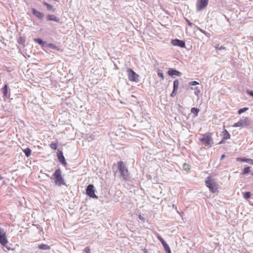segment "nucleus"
Masks as SVG:
<instances>
[{
	"instance_id": "obj_8",
	"label": "nucleus",
	"mask_w": 253,
	"mask_h": 253,
	"mask_svg": "<svg viewBox=\"0 0 253 253\" xmlns=\"http://www.w3.org/2000/svg\"><path fill=\"white\" fill-rule=\"evenodd\" d=\"M7 243L8 240L6 238L4 230L0 228V244L2 246H5Z\"/></svg>"
},
{
	"instance_id": "obj_11",
	"label": "nucleus",
	"mask_w": 253,
	"mask_h": 253,
	"mask_svg": "<svg viewBox=\"0 0 253 253\" xmlns=\"http://www.w3.org/2000/svg\"><path fill=\"white\" fill-rule=\"evenodd\" d=\"M171 43L173 46H177L180 47H185V42L184 41L180 40L179 39H174L172 40L171 41Z\"/></svg>"
},
{
	"instance_id": "obj_13",
	"label": "nucleus",
	"mask_w": 253,
	"mask_h": 253,
	"mask_svg": "<svg viewBox=\"0 0 253 253\" xmlns=\"http://www.w3.org/2000/svg\"><path fill=\"white\" fill-rule=\"evenodd\" d=\"M167 73L172 78H174V76L179 77L182 75L180 72L177 71L174 68H169Z\"/></svg>"
},
{
	"instance_id": "obj_16",
	"label": "nucleus",
	"mask_w": 253,
	"mask_h": 253,
	"mask_svg": "<svg viewBox=\"0 0 253 253\" xmlns=\"http://www.w3.org/2000/svg\"><path fill=\"white\" fill-rule=\"evenodd\" d=\"M237 161L238 162H246L251 165H253V160L251 159H247L246 158H241L238 157L237 158Z\"/></svg>"
},
{
	"instance_id": "obj_21",
	"label": "nucleus",
	"mask_w": 253,
	"mask_h": 253,
	"mask_svg": "<svg viewBox=\"0 0 253 253\" xmlns=\"http://www.w3.org/2000/svg\"><path fill=\"white\" fill-rule=\"evenodd\" d=\"M34 41L39 43L40 45H42V46H44L45 44V42L43 41L42 39L41 38H36L34 39Z\"/></svg>"
},
{
	"instance_id": "obj_9",
	"label": "nucleus",
	"mask_w": 253,
	"mask_h": 253,
	"mask_svg": "<svg viewBox=\"0 0 253 253\" xmlns=\"http://www.w3.org/2000/svg\"><path fill=\"white\" fill-rule=\"evenodd\" d=\"M209 0H199L196 4L197 10L200 11L204 9L208 4Z\"/></svg>"
},
{
	"instance_id": "obj_30",
	"label": "nucleus",
	"mask_w": 253,
	"mask_h": 253,
	"mask_svg": "<svg viewBox=\"0 0 253 253\" xmlns=\"http://www.w3.org/2000/svg\"><path fill=\"white\" fill-rule=\"evenodd\" d=\"M249 109L247 107H244V108H241L239 110H238V114H241L245 112H246V111H247Z\"/></svg>"
},
{
	"instance_id": "obj_34",
	"label": "nucleus",
	"mask_w": 253,
	"mask_h": 253,
	"mask_svg": "<svg viewBox=\"0 0 253 253\" xmlns=\"http://www.w3.org/2000/svg\"><path fill=\"white\" fill-rule=\"evenodd\" d=\"M177 90H175V89H173L172 92L170 94V96L171 97H173L174 96H175V95L177 93Z\"/></svg>"
},
{
	"instance_id": "obj_37",
	"label": "nucleus",
	"mask_w": 253,
	"mask_h": 253,
	"mask_svg": "<svg viewBox=\"0 0 253 253\" xmlns=\"http://www.w3.org/2000/svg\"><path fill=\"white\" fill-rule=\"evenodd\" d=\"M226 140L222 139L221 140V141L219 142V144H223Z\"/></svg>"
},
{
	"instance_id": "obj_38",
	"label": "nucleus",
	"mask_w": 253,
	"mask_h": 253,
	"mask_svg": "<svg viewBox=\"0 0 253 253\" xmlns=\"http://www.w3.org/2000/svg\"><path fill=\"white\" fill-rule=\"evenodd\" d=\"M90 251L89 249L87 247H86L85 249H84V251L86 253H88L89 251Z\"/></svg>"
},
{
	"instance_id": "obj_1",
	"label": "nucleus",
	"mask_w": 253,
	"mask_h": 253,
	"mask_svg": "<svg viewBox=\"0 0 253 253\" xmlns=\"http://www.w3.org/2000/svg\"><path fill=\"white\" fill-rule=\"evenodd\" d=\"M118 170L119 173V178L123 180H127L129 179L128 169L123 161L118 162Z\"/></svg>"
},
{
	"instance_id": "obj_17",
	"label": "nucleus",
	"mask_w": 253,
	"mask_h": 253,
	"mask_svg": "<svg viewBox=\"0 0 253 253\" xmlns=\"http://www.w3.org/2000/svg\"><path fill=\"white\" fill-rule=\"evenodd\" d=\"M42 4L46 7L47 10L51 11L52 12H54L55 11V8L53 7V5L47 3L44 1L42 2Z\"/></svg>"
},
{
	"instance_id": "obj_22",
	"label": "nucleus",
	"mask_w": 253,
	"mask_h": 253,
	"mask_svg": "<svg viewBox=\"0 0 253 253\" xmlns=\"http://www.w3.org/2000/svg\"><path fill=\"white\" fill-rule=\"evenodd\" d=\"M26 42V38L25 37H20L17 40V42L19 44L24 45Z\"/></svg>"
},
{
	"instance_id": "obj_39",
	"label": "nucleus",
	"mask_w": 253,
	"mask_h": 253,
	"mask_svg": "<svg viewBox=\"0 0 253 253\" xmlns=\"http://www.w3.org/2000/svg\"><path fill=\"white\" fill-rule=\"evenodd\" d=\"M187 22V23L188 24L189 26H192V23L191 22H190L189 21L186 20Z\"/></svg>"
},
{
	"instance_id": "obj_43",
	"label": "nucleus",
	"mask_w": 253,
	"mask_h": 253,
	"mask_svg": "<svg viewBox=\"0 0 253 253\" xmlns=\"http://www.w3.org/2000/svg\"><path fill=\"white\" fill-rule=\"evenodd\" d=\"M252 175H253V172L252 173Z\"/></svg>"
},
{
	"instance_id": "obj_41",
	"label": "nucleus",
	"mask_w": 253,
	"mask_h": 253,
	"mask_svg": "<svg viewBox=\"0 0 253 253\" xmlns=\"http://www.w3.org/2000/svg\"><path fill=\"white\" fill-rule=\"evenodd\" d=\"M139 218L140 220H143V219H144L143 217L141 215H139Z\"/></svg>"
},
{
	"instance_id": "obj_18",
	"label": "nucleus",
	"mask_w": 253,
	"mask_h": 253,
	"mask_svg": "<svg viewBox=\"0 0 253 253\" xmlns=\"http://www.w3.org/2000/svg\"><path fill=\"white\" fill-rule=\"evenodd\" d=\"M39 250L48 251L50 249V247L47 245L41 244L38 246Z\"/></svg>"
},
{
	"instance_id": "obj_2",
	"label": "nucleus",
	"mask_w": 253,
	"mask_h": 253,
	"mask_svg": "<svg viewBox=\"0 0 253 253\" xmlns=\"http://www.w3.org/2000/svg\"><path fill=\"white\" fill-rule=\"evenodd\" d=\"M54 179V182L55 185L61 186V185H66L64 179L61 174V170L60 169H57L52 175V178Z\"/></svg>"
},
{
	"instance_id": "obj_25",
	"label": "nucleus",
	"mask_w": 253,
	"mask_h": 253,
	"mask_svg": "<svg viewBox=\"0 0 253 253\" xmlns=\"http://www.w3.org/2000/svg\"><path fill=\"white\" fill-rule=\"evenodd\" d=\"M199 111L200 110L199 109H198L197 108H195V107H193L191 109V112L192 114H194L195 116H198Z\"/></svg>"
},
{
	"instance_id": "obj_12",
	"label": "nucleus",
	"mask_w": 253,
	"mask_h": 253,
	"mask_svg": "<svg viewBox=\"0 0 253 253\" xmlns=\"http://www.w3.org/2000/svg\"><path fill=\"white\" fill-rule=\"evenodd\" d=\"M159 240L161 242L162 244L163 245L166 253H170V249L169 245L167 244V243L165 241V240L163 239V238L160 236V235H158L157 237Z\"/></svg>"
},
{
	"instance_id": "obj_4",
	"label": "nucleus",
	"mask_w": 253,
	"mask_h": 253,
	"mask_svg": "<svg viewBox=\"0 0 253 253\" xmlns=\"http://www.w3.org/2000/svg\"><path fill=\"white\" fill-rule=\"evenodd\" d=\"M126 72L127 73L128 79L132 82H138L139 81V76L132 69L127 68Z\"/></svg>"
},
{
	"instance_id": "obj_35",
	"label": "nucleus",
	"mask_w": 253,
	"mask_h": 253,
	"mask_svg": "<svg viewBox=\"0 0 253 253\" xmlns=\"http://www.w3.org/2000/svg\"><path fill=\"white\" fill-rule=\"evenodd\" d=\"M247 92L248 93V94H249L251 96L253 97V90H247Z\"/></svg>"
},
{
	"instance_id": "obj_23",
	"label": "nucleus",
	"mask_w": 253,
	"mask_h": 253,
	"mask_svg": "<svg viewBox=\"0 0 253 253\" xmlns=\"http://www.w3.org/2000/svg\"><path fill=\"white\" fill-rule=\"evenodd\" d=\"M31 150L29 148H26L24 150H23V152L24 153L25 156L27 157H29L31 155Z\"/></svg>"
},
{
	"instance_id": "obj_32",
	"label": "nucleus",
	"mask_w": 253,
	"mask_h": 253,
	"mask_svg": "<svg viewBox=\"0 0 253 253\" xmlns=\"http://www.w3.org/2000/svg\"><path fill=\"white\" fill-rule=\"evenodd\" d=\"M158 75L159 77H160L162 79V80L164 79V76L162 71H159L158 73Z\"/></svg>"
},
{
	"instance_id": "obj_42",
	"label": "nucleus",
	"mask_w": 253,
	"mask_h": 253,
	"mask_svg": "<svg viewBox=\"0 0 253 253\" xmlns=\"http://www.w3.org/2000/svg\"><path fill=\"white\" fill-rule=\"evenodd\" d=\"M2 179H3V177L1 175H0V180H1Z\"/></svg>"
},
{
	"instance_id": "obj_3",
	"label": "nucleus",
	"mask_w": 253,
	"mask_h": 253,
	"mask_svg": "<svg viewBox=\"0 0 253 253\" xmlns=\"http://www.w3.org/2000/svg\"><path fill=\"white\" fill-rule=\"evenodd\" d=\"M205 183L206 186L209 188L211 192L214 193L218 191L215 180L212 178L210 176L206 178Z\"/></svg>"
},
{
	"instance_id": "obj_27",
	"label": "nucleus",
	"mask_w": 253,
	"mask_h": 253,
	"mask_svg": "<svg viewBox=\"0 0 253 253\" xmlns=\"http://www.w3.org/2000/svg\"><path fill=\"white\" fill-rule=\"evenodd\" d=\"M250 169H251V167H249V166L245 167L242 171V174H246L249 173L250 171Z\"/></svg>"
},
{
	"instance_id": "obj_40",
	"label": "nucleus",
	"mask_w": 253,
	"mask_h": 253,
	"mask_svg": "<svg viewBox=\"0 0 253 253\" xmlns=\"http://www.w3.org/2000/svg\"><path fill=\"white\" fill-rule=\"evenodd\" d=\"M225 157V155L224 154H223L221 155L220 157V160H222Z\"/></svg>"
},
{
	"instance_id": "obj_20",
	"label": "nucleus",
	"mask_w": 253,
	"mask_h": 253,
	"mask_svg": "<svg viewBox=\"0 0 253 253\" xmlns=\"http://www.w3.org/2000/svg\"><path fill=\"white\" fill-rule=\"evenodd\" d=\"M8 88V85L7 84H5L1 88V91L2 92L4 97H7Z\"/></svg>"
},
{
	"instance_id": "obj_19",
	"label": "nucleus",
	"mask_w": 253,
	"mask_h": 253,
	"mask_svg": "<svg viewBox=\"0 0 253 253\" xmlns=\"http://www.w3.org/2000/svg\"><path fill=\"white\" fill-rule=\"evenodd\" d=\"M222 133L223 134L222 138H223V139L226 140L230 138V134L226 129H224Z\"/></svg>"
},
{
	"instance_id": "obj_26",
	"label": "nucleus",
	"mask_w": 253,
	"mask_h": 253,
	"mask_svg": "<svg viewBox=\"0 0 253 253\" xmlns=\"http://www.w3.org/2000/svg\"><path fill=\"white\" fill-rule=\"evenodd\" d=\"M47 46L49 47V48L52 49H54V50H59V47L57 46L56 45H55V44H54L53 43H48L47 44Z\"/></svg>"
},
{
	"instance_id": "obj_5",
	"label": "nucleus",
	"mask_w": 253,
	"mask_h": 253,
	"mask_svg": "<svg viewBox=\"0 0 253 253\" xmlns=\"http://www.w3.org/2000/svg\"><path fill=\"white\" fill-rule=\"evenodd\" d=\"M86 194L90 198L98 199V196L95 194L94 185L92 184L88 185L86 188Z\"/></svg>"
},
{
	"instance_id": "obj_24",
	"label": "nucleus",
	"mask_w": 253,
	"mask_h": 253,
	"mask_svg": "<svg viewBox=\"0 0 253 253\" xmlns=\"http://www.w3.org/2000/svg\"><path fill=\"white\" fill-rule=\"evenodd\" d=\"M179 86V81L178 80H175L173 83V89L177 90Z\"/></svg>"
},
{
	"instance_id": "obj_29",
	"label": "nucleus",
	"mask_w": 253,
	"mask_h": 253,
	"mask_svg": "<svg viewBox=\"0 0 253 253\" xmlns=\"http://www.w3.org/2000/svg\"><path fill=\"white\" fill-rule=\"evenodd\" d=\"M251 195V194L250 192H246L244 194V198L246 199H248L250 198Z\"/></svg>"
},
{
	"instance_id": "obj_44",
	"label": "nucleus",
	"mask_w": 253,
	"mask_h": 253,
	"mask_svg": "<svg viewBox=\"0 0 253 253\" xmlns=\"http://www.w3.org/2000/svg\"><path fill=\"white\" fill-rule=\"evenodd\" d=\"M252 205L253 206V204H252Z\"/></svg>"
},
{
	"instance_id": "obj_7",
	"label": "nucleus",
	"mask_w": 253,
	"mask_h": 253,
	"mask_svg": "<svg viewBox=\"0 0 253 253\" xmlns=\"http://www.w3.org/2000/svg\"><path fill=\"white\" fill-rule=\"evenodd\" d=\"M203 137L200 139V141L202 142L205 146H211V143L212 141V138L211 135L205 134L202 135Z\"/></svg>"
},
{
	"instance_id": "obj_14",
	"label": "nucleus",
	"mask_w": 253,
	"mask_h": 253,
	"mask_svg": "<svg viewBox=\"0 0 253 253\" xmlns=\"http://www.w3.org/2000/svg\"><path fill=\"white\" fill-rule=\"evenodd\" d=\"M32 14L39 19L42 20L44 17V14L36 10L35 8H32Z\"/></svg>"
},
{
	"instance_id": "obj_36",
	"label": "nucleus",
	"mask_w": 253,
	"mask_h": 253,
	"mask_svg": "<svg viewBox=\"0 0 253 253\" xmlns=\"http://www.w3.org/2000/svg\"><path fill=\"white\" fill-rule=\"evenodd\" d=\"M199 31L203 34H205V35L207 36L208 35H210L209 34L207 33L205 31H204L203 29H200Z\"/></svg>"
},
{
	"instance_id": "obj_31",
	"label": "nucleus",
	"mask_w": 253,
	"mask_h": 253,
	"mask_svg": "<svg viewBox=\"0 0 253 253\" xmlns=\"http://www.w3.org/2000/svg\"><path fill=\"white\" fill-rule=\"evenodd\" d=\"M199 84V83L197 81H192L189 83V86H195Z\"/></svg>"
},
{
	"instance_id": "obj_10",
	"label": "nucleus",
	"mask_w": 253,
	"mask_h": 253,
	"mask_svg": "<svg viewBox=\"0 0 253 253\" xmlns=\"http://www.w3.org/2000/svg\"><path fill=\"white\" fill-rule=\"evenodd\" d=\"M57 157L58 158V160L59 162L64 166H66L67 165V163L66 162L65 157L63 155V152L61 150H58L57 152Z\"/></svg>"
},
{
	"instance_id": "obj_28",
	"label": "nucleus",
	"mask_w": 253,
	"mask_h": 253,
	"mask_svg": "<svg viewBox=\"0 0 253 253\" xmlns=\"http://www.w3.org/2000/svg\"><path fill=\"white\" fill-rule=\"evenodd\" d=\"M50 147L53 150H56L57 148V145L55 143L52 142L49 145Z\"/></svg>"
},
{
	"instance_id": "obj_6",
	"label": "nucleus",
	"mask_w": 253,
	"mask_h": 253,
	"mask_svg": "<svg viewBox=\"0 0 253 253\" xmlns=\"http://www.w3.org/2000/svg\"><path fill=\"white\" fill-rule=\"evenodd\" d=\"M251 124V122L249 118H245L241 119L239 122L235 123L233 126L234 127H246Z\"/></svg>"
},
{
	"instance_id": "obj_15",
	"label": "nucleus",
	"mask_w": 253,
	"mask_h": 253,
	"mask_svg": "<svg viewBox=\"0 0 253 253\" xmlns=\"http://www.w3.org/2000/svg\"><path fill=\"white\" fill-rule=\"evenodd\" d=\"M46 20L47 21H55V22H57V23H59L60 22V19H59V18L55 16L54 15H51V14H48V15H47V16H46Z\"/></svg>"
},
{
	"instance_id": "obj_33",
	"label": "nucleus",
	"mask_w": 253,
	"mask_h": 253,
	"mask_svg": "<svg viewBox=\"0 0 253 253\" xmlns=\"http://www.w3.org/2000/svg\"><path fill=\"white\" fill-rule=\"evenodd\" d=\"M200 93V89H199L198 88V87H196L195 88V91H194V94L197 96H199V95Z\"/></svg>"
}]
</instances>
